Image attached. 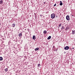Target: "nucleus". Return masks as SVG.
I'll return each instance as SVG.
<instances>
[{
    "label": "nucleus",
    "mask_w": 75,
    "mask_h": 75,
    "mask_svg": "<svg viewBox=\"0 0 75 75\" xmlns=\"http://www.w3.org/2000/svg\"><path fill=\"white\" fill-rule=\"evenodd\" d=\"M61 24H59V27H61Z\"/></svg>",
    "instance_id": "19"
},
{
    "label": "nucleus",
    "mask_w": 75,
    "mask_h": 75,
    "mask_svg": "<svg viewBox=\"0 0 75 75\" xmlns=\"http://www.w3.org/2000/svg\"><path fill=\"white\" fill-rule=\"evenodd\" d=\"M22 35V34L21 33H19L18 34V36L19 37H21Z\"/></svg>",
    "instance_id": "5"
},
{
    "label": "nucleus",
    "mask_w": 75,
    "mask_h": 75,
    "mask_svg": "<svg viewBox=\"0 0 75 75\" xmlns=\"http://www.w3.org/2000/svg\"><path fill=\"white\" fill-rule=\"evenodd\" d=\"M39 50V48H37L35 49V51H37V50Z\"/></svg>",
    "instance_id": "9"
},
{
    "label": "nucleus",
    "mask_w": 75,
    "mask_h": 75,
    "mask_svg": "<svg viewBox=\"0 0 75 75\" xmlns=\"http://www.w3.org/2000/svg\"><path fill=\"white\" fill-rule=\"evenodd\" d=\"M54 7H55V6H56V4H55L54 5Z\"/></svg>",
    "instance_id": "20"
},
{
    "label": "nucleus",
    "mask_w": 75,
    "mask_h": 75,
    "mask_svg": "<svg viewBox=\"0 0 75 75\" xmlns=\"http://www.w3.org/2000/svg\"><path fill=\"white\" fill-rule=\"evenodd\" d=\"M51 38V36H49L47 38L48 40H50Z\"/></svg>",
    "instance_id": "8"
},
{
    "label": "nucleus",
    "mask_w": 75,
    "mask_h": 75,
    "mask_svg": "<svg viewBox=\"0 0 75 75\" xmlns=\"http://www.w3.org/2000/svg\"><path fill=\"white\" fill-rule=\"evenodd\" d=\"M1 24L0 23V25Z\"/></svg>",
    "instance_id": "24"
},
{
    "label": "nucleus",
    "mask_w": 75,
    "mask_h": 75,
    "mask_svg": "<svg viewBox=\"0 0 75 75\" xmlns=\"http://www.w3.org/2000/svg\"><path fill=\"white\" fill-rule=\"evenodd\" d=\"M3 1L1 0L0 1V4H3Z\"/></svg>",
    "instance_id": "11"
},
{
    "label": "nucleus",
    "mask_w": 75,
    "mask_h": 75,
    "mask_svg": "<svg viewBox=\"0 0 75 75\" xmlns=\"http://www.w3.org/2000/svg\"><path fill=\"white\" fill-rule=\"evenodd\" d=\"M40 64H38V67H40Z\"/></svg>",
    "instance_id": "17"
},
{
    "label": "nucleus",
    "mask_w": 75,
    "mask_h": 75,
    "mask_svg": "<svg viewBox=\"0 0 75 75\" xmlns=\"http://www.w3.org/2000/svg\"><path fill=\"white\" fill-rule=\"evenodd\" d=\"M55 17V15L54 13L52 14L51 15V18H54Z\"/></svg>",
    "instance_id": "1"
},
{
    "label": "nucleus",
    "mask_w": 75,
    "mask_h": 75,
    "mask_svg": "<svg viewBox=\"0 0 75 75\" xmlns=\"http://www.w3.org/2000/svg\"><path fill=\"white\" fill-rule=\"evenodd\" d=\"M60 6H62V4H63L62 3V1H60Z\"/></svg>",
    "instance_id": "6"
},
{
    "label": "nucleus",
    "mask_w": 75,
    "mask_h": 75,
    "mask_svg": "<svg viewBox=\"0 0 75 75\" xmlns=\"http://www.w3.org/2000/svg\"><path fill=\"white\" fill-rule=\"evenodd\" d=\"M64 49L66 50H69V47L67 46L64 48Z\"/></svg>",
    "instance_id": "3"
},
{
    "label": "nucleus",
    "mask_w": 75,
    "mask_h": 75,
    "mask_svg": "<svg viewBox=\"0 0 75 75\" xmlns=\"http://www.w3.org/2000/svg\"><path fill=\"white\" fill-rule=\"evenodd\" d=\"M47 30H44L43 31L44 34H47Z\"/></svg>",
    "instance_id": "7"
},
{
    "label": "nucleus",
    "mask_w": 75,
    "mask_h": 75,
    "mask_svg": "<svg viewBox=\"0 0 75 75\" xmlns=\"http://www.w3.org/2000/svg\"><path fill=\"white\" fill-rule=\"evenodd\" d=\"M12 27H15V25H16V24H12Z\"/></svg>",
    "instance_id": "13"
},
{
    "label": "nucleus",
    "mask_w": 75,
    "mask_h": 75,
    "mask_svg": "<svg viewBox=\"0 0 75 75\" xmlns=\"http://www.w3.org/2000/svg\"><path fill=\"white\" fill-rule=\"evenodd\" d=\"M75 31L74 30L72 31V34H75Z\"/></svg>",
    "instance_id": "10"
},
{
    "label": "nucleus",
    "mask_w": 75,
    "mask_h": 75,
    "mask_svg": "<svg viewBox=\"0 0 75 75\" xmlns=\"http://www.w3.org/2000/svg\"><path fill=\"white\" fill-rule=\"evenodd\" d=\"M66 19L67 20H68V21H69V20H70V18H69V15L67 16H66Z\"/></svg>",
    "instance_id": "2"
},
{
    "label": "nucleus",
    "mask_w": 75,
    "mask_h": 75,
    "mask_svg": "<svg viewBox=\"0 0 75 75\" xmlns=\"http://www.w3.org/2000/svg\"><path fill=\"white\" fill-rule=\"evenodd\" d=\"M62 29H64V27H63V26H62Z\"/></svg>",
    "instance_id": "18"
},
{
    "label": "nucleus",
    "mask_w": 75,
    "mask_h": 75,
    "mask_svg": "<svg viewBox=\"0 0 75 75\" xmlns=\"http://www.w3.org/2000/svg\"><path fill=\"white\" fill-rule=\"evenodd\" d=\"M33 40H35V39H36V38L35 37V35L33 36Z\"/></svg>",
    "instance_id": "4"
},
{
    "label": "nucleus",
    "mask_w": 75,
    "mask_h": 75,
    "mask_svg": "<svg viewBox=\"0 0 75 75\" xmlns=\"http://www.w3.org/2000/svg\"><path fill=\"white\" fill-rule=\"evenodd\" d=\"M3 60V58L1 57H0V61H2Z\"/></svg>",
    "instance_id": "12"
},
{
    "label": "nucleus",
    "mask_w": 75,
    "mask_h": 75,
    "mask_svg": "<svg viewBox=\"0 0 75 75\" xmlns=\"http://www.w3.org/2000/svg\"><path fill=\"white\" fill-rule=\"evenodd\" d=\"M53 50H55V46H54L53 47Z\"/></svg>",
    "instance_id": "16"
},
{
    "label": "nucleus",
    "mask_w": 75,
    "mask_h": 75,
    "mask_svg": "<svg viewBox=\"0 0 75 75\" xmlns=\"http://www.w3.org/2000/svg\"><path fill=\"white\" fill-rule=\"evenodd\" d=\"M6 72H7V71H8V69H7V68L6 69H5Z\"/></svg>",
    "instance_id": "14"
},
{
    "label": "nucleus",
    "mask_w": 75,
    "mask_h": 75,
    "mask_svg": "<svg viewBox=\"0 0 75 75\" xmlns=\"http://www.w3.org/2000/svg\"><path fill=\"white\" fill-rule=\"evenodd\" d=\"M68 29H69V28H68V27H66V30H68Z\"/></svg>",
    "instance_id": "15"
},
{
    "label": "nucleus",
    "mask_w": 75,
    "mask_h": 75,
    "mask_svg": "<svg viewBox=\"0 0 75 75\" xmlns=\"http://www.w3.org/2000/svg\"><path fill=\"white\" fill-rule=\"evenodd\" d=\"M56 17H57V16H56Z\"/></svg>",
    "instance_id": "23"
},
{
    "label": "nucleus",
    "mask_w": 75,
    "mask_h": 75,
    "mask_svg": "<svg viewBox=\"0 0 75 75\" xmlns=\"http://www.w3.org/2000/svg\"><path fill=\"white\" fill-rule=\"evenodd\" d=\"M72 49H74V48L73 47V48H72Z\"/></svg>",
    "instance_id": "21"
},
{
    "label": "nucleus",
    "mask_w": 75,
    "mask_h": 75,
    "mask_svg": "<svg viewBox=\"0 0 75 75\" xmlns=\"http://www.w3.org/2000/svg\"><path fill=\"white\" fill-rule=\"evenodd\" d=\"M40 16L41 17V16H42L41 15H40Z\"/></svg>",
    "instance_id": "22"
}]
</instances>
